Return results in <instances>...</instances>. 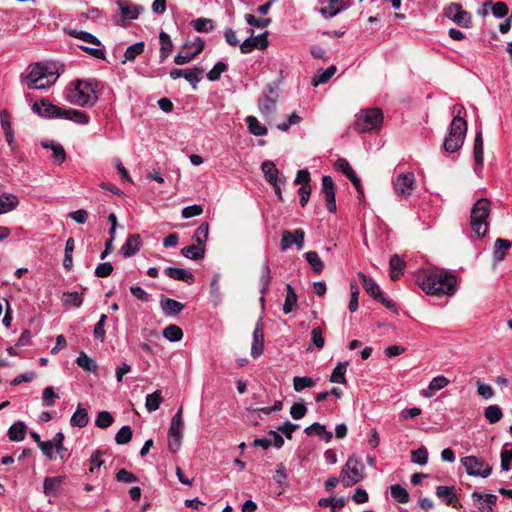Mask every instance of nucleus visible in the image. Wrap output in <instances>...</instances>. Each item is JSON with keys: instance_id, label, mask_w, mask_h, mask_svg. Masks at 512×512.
<instances>
[{"instance_id": "obj_50", "label": "nucleus", "mask_w": 512, "mask_h": 512, "mask_svg": "<svg viewBox=\"0 0 512 512\" xmlns=\"http://www.w3.org/2000/svg\"><path fill=\"white\" fill-rule=\"evenodd\" d=\"M343 0H329L328 6L322 7L319 12L326 18H331L336 16L342 9V7L337 6L342 3Z\"/></svg>"}, {"instance_id": "obj_27", "label": "nucleus", "mask_w": 512, "mask_h": 512, "mask_svg": "<svg viewBox=\"0 0 512 512\" xmlns=\"http://www.w3.org/2000/svg\"><path fill=\"white\" fill-rule=\"evenodd\" d=\"M43 148L51 149L53 154L52 157L54 162L58 165L62 164L66 160V152L64 147L59 143L43 141L41 143Z\"/></svg>"}, {"instance_id": "obj_10", "label": "nucleus", "mask_w": 512, "mask_h": 512, "mask_svg": "<svg viewBox=\"0 0 512 512\" xmlns=\"http://www.w3.org/2000/svg\"><path fill=\"white\" fill-rule=\"evenodd\" d=\"M394 191L397 196L407 199L415 189V175L413 172L399 174L393 182Z\"/></svg>"}, {"instance_id": "obj_64", "label": "nucleus", "mask_w": 512, "mask_h": 512, "mask_svg": "<svg viewBox=\"0 0 512 512\" xmlns=\"http://www.w3.org/2000/svg\"><path fill=\"white\" fill-rule=\"evenodd\" d=\"M116 479H117V481L123 482V483H134L139 480L135 474H133L132 472H130L124 468L120 469L117 472Z\"/></svg>"}, {"instance_id": "obj_3", "label": "nucleus", "mask_w": 512, "mask_h": 512, "mask_svg": "<svg viewBox=\"0 0 512 512\" xmlns=\"http://www.w3.org/2000/svg\"><path fill=\"white\" fill-rule=\"evenodd\" d=\"M74 88L68 94V100L82 107H92L98 100L99 83L96 80H80L74 83Z\"/></svg>"}, {"instance_id": "obj_38", "label": "nucleus", "mask_w": 512, "mask_h": 512, "mask_svg": "<svg viewBox=\"0 0 512 512\" xmlns=\"http://www.w3.org/2000/svg\"><path fill=\"white\" fill-rule=\"evenodd\" d=\"M65 436L62 432H58L52 439L53 447L56 449L61 460L65 461L70 457L68 449L64 446Z\"/></svg>"}, {"instance_id": "obj_9", "label": "nucleus", "mask_w": 512, "mask_h": 512, "mask_svg": "<svg viewBox=\"0 0 512 512\" xmlns=\"http://www.w3.org/2000/svg\"><path fill=\"white\" fill-rule=\"evenodd\" d=\"M466 472L471 476L488 477L492 472V467L484 460L476 456H467L461 459Z\"/></svg>"}, {"instance_id": "obj_45", "label": "nucleus", "mask_w": 512, "mask_h": 512, "mask_svg": "<svg viewBox=\"0 0 512 512\" xmlns=\"http://www.w3.org/2000/svg\"><path fill=\"white\" fill-rule=\"evenodd\" d=\"M68 34L70 36L74 37V38L83 40V41H85L87 43H90V44H93L95 46H100L101 45V41L96 36H94L91 33H88V32H85V31H77L75 29H70L68 31Z\"/></svg>"}, {"instance_id": "obj_4", "label": "nucleus", "mask_w": 512, "mask_h": 512, "mask_svg": "<svg viewBox=\"0 0 512 512\" xmlns=\"http://www.w3.org/2000/svg\"><path fill=\"white\" fill-rule=\"evenodd\" d=\"M467 128V121L464 118L453 117L443 142V148L447 153H454L463 146Z\"/></svg>"}, {"instance_id": "obj_17", "label": "nucleus", "mask_w": 512, "mask_h": 512, "mask_svg": "<svg viewBox=\"0 0 512 512\" xmlns=\"http://www.w3.org/2000/svg\"><path fill=\"white\" fill-rule=\"evenodd\" d=\"M117 3L121 10V16L124 20H134L144 11L143 6L132 4L129 1L118 0Z\"/></svg>"}, {"instance_id": "obj_6", "label": "nucleus", "mask_w": 512, "mask_h": 512, "mask_svg": "<svg viewBox=\"0 0 512 512\" xmlns=\"http://www.w3.org/2000/svg\"><path fill=\"white\" fill-rule=\"evenodd\" d=\"M489 214L490 202L486 198L477 200L471 209L470 225L478 237H484L488 230L487 218Z\"/></svg>"}, {"instance_id": "obj_58", "label": "nucleus", "mask_w": 512, "mask_h": 512, "mask_svg": "<svg viewBox=\"0 0 512 512\" xmlns=\"http://www.w3.org/2000/svg\"><path fill=\"white\" fill-rule=\"evenodd\" d=\"M132 429L130 426H123L115 436V441L119 445L127 444L132 439Z\"/></svg>"}, {"instance_id": "obj_62", "label": "nucleus", "mask_w": 512, "mask_h": 512, "mask_svg": "<svg viewBox=\"0 0 512 512\" xmlns=\"http://www.w3.org/2000/svg\"><path fill=\"white\" fill-rule=\"evenodd\" d=\"M298 424H294L290 421H286L285 423L279 425L277 427V431L283 433L288 440L293 438V433L299 428Z\"/></svg>"}, {"instance_id": "obj_43", "label": "nucleus", "mask_w": 512, "mask_h": 512, "mask_svg": "<svg viewBox=\"0 0 512 512\" xmlns=\"http://www.w3.org/2000/svg\"><path fill=\"white\" fill-rule=\"evenodd\" d=\"M162 401H163V397H162L160 390H157V391L153 392L152 394H148L146 396V402H145L146 409L149 412H154L159 408Z\"/></svg>"}, {"instance_id": "obj_29", "label": "nucleus", "mask_w": 512, "mask_h": 512, "mask_svg": "<svg viewBox=\"0 0 512 512\" xmlns=\"http://www.w3.org/2000/svg\"><path fill=\"white\" fill-rule=\"evenodd\" d=\"M62 119L71 120L77 124L86 125L89 123V116L82 111L76 109H63Z\"/></svg>"}, {"instance_id": "obj_1", "label": "nucleus", "mask_w": 512, "mask_h": 512, "mask_svg": "<svg viewBox=\"0 0 512 512\" xmlns=\"http://www.w3.org/2000/svg\"><path fill=\"white\" fill-rule=\"evenodd\" d=\"M416 283L428 295L452 296L456 292L455 276L442 269L419 274Z\"/></svg>"}, {"instance_id": "obj_59", "label": "nucleus", "mask_w": 512, "mask_h": 512, "mask_svg": "<svg viewBox=\"0 0 512 512\" xmlns=\"http://www.w3.org/2000/svg\"><path fill=\"white\" fill-rule=\"evenodd\" d=\"M227 70V64L219 61L214 67L207 73V78L210 81H217L221 74Z\"/></svg>"}, {"instance_id": "obj_33", "label": "nucleus", "mask_w": 512, "mask_h": 512, "mask_svg": "<svg viewBox=\"0 0 512 512\" xmlns=\"http://www.w3.org/2000/svg\"><path fill=\"white\" fill-rule=\"evenodd\" d=\"M76 364L84 371L90 373H95L98 369L97 363L83 351L79 353L76 359Z\"/></svg>"}, {"instance_id": "obj_7", "label": "nucleus", "mask_w": 512, "mask_h": 512, "mask_svg": "<svg viewBox=\"0 0 512 512\" xmlns=\"http://www.w3.org/2000/svg\"><path fill=\"white\" fill-rule=\"evenodd\" d=\"M364 471L365 466L362 460L355 455L350 456L340 472L342 485L351 487L359 483L364 478Z\"/></svg>"}, {"instance_id": "obj_60", "label": "nucleus", "mask_w": 512, "mask_h": 512, "mask_svg": "<svg viewBox=\"0 0 512 512\" xmlns=\"http://www.w3.org/2000/svg\"><path fill=\"white\" fill-rule=\"evenodd\" d=\"M248 32L250 33V37H248L247 39H245L241 45H240V51L241 53L243 54H249L251 53L254 49H257V44L255 43V40L253 39V35H254V30L253 29H249Z\"/></svg>"}, {"instance_id": "obj_8", "label": "nucleus", "mask_w": 512, "mask_h": 512, "mask_svg": "<svg viewBox=\"0 0 512 512\" xmlns=\"http://www.w3.org/2000/svg\"><path fill=\"white\" fill-rule=\"evenodd\" d=\"M182 413L183 407L181 406L171 420V425L168 432V448L172 453H176L181 447L182 428L184 426Z\"/></svg>"}, {"instance_id": "obj_22", "label": "nucleus", "mask_w": 512, "mask_h": 512, "mask_svg": "<svg viewBox=\"0 0 512 512\" xmlns=\"http://www.w3.org/2000/svg\"><path fill=\"white\" fill-rule=\"evenodd\" d=\"M358 278L361 281V284L366 291V293L372 297L374 300H377L380 295L382 294V291L379 287V285L370 277L366 276L364 273L359 272Z\"/></svg>"}, {"instance_id": "obj_23", "label": "nucleus", "mask_w": 512, "mask_h": 512, "mask_svg": "<svg viewBox=\"0 0 512 512\" xmlns=\"http://www.w3.org/2000/svg\"><path fill=\"white\" fill-rule=\"evenodd\" d=\"M277 98H273L267 95L262 96L258 101V107L261 114L266 118L270 119L273 117L276 111Z\"/></svg>"}, {"instance_id": "obj_63", "label": "nucleus", "mask_w": 512, "mask_h": 512, "mask_svg": "<svg viewBox=\"0 0 512 512\" xmlns=\"http://www.w3.org/2000/svg\"><path fill=\"white\" fill-rule=\"evenodd\" d=\"M311 342L318 349H322L325 344L323 331L320 327H314L311 331Z\"/></svg>"}, {"instance_id": "obj_52", "label": "nucleus", "mask_w": 512, "mask_h": 512, "mask_svg": "<svg viewBox=\"0 0 512 512\" xmlns=\"http://www.w3.org/2000/svg\"><path fill=\"white\" fill-rule=\"evenodd\" d=\"M145 48L144 42H137L131 46H129L125 53L124 57L127 61H134L137 56L143 53Z\"/></svg>"}, {"instance_id": "obj_13", "label": "nucleus", "mask_w": 512, "mask_h": 512, "mask_svg": "<svg viewBox=\"0 0 512 512\" xmlns=\"http://www.w3.org/2000/svg\"><path fill=\"white\" fill-rule=\"evenodd\" d=\"M335 168L341 173H343L352 182V184L354 185L359 194V198L363 196L364 192L361 186L360 179L356 175L350 163L344 158H339L335 163Z\"/></svg>"}, {"instance_id": "obj_54", "label": "nucleus", "mask_w": 512, "mask_h": 512, "mask_svg": "<svg viewBox=\"0 0 512 512\" xmlns=\"http://www.w3.org/2000/svg\"><path fill=\"white\" fill-rule=\"evenodd\" d=\"M315 385V381L308 376L299 377L295 376L293 378V387L296 392H300L305 388H310Z\"/></svg>"}, {"instance_id": "obj_26", "label": "nucleus", "mask_w": 512, "mask_h": 512, "mask_svg": "<svg viewBox=\"0 0 512 512\" xmlns=\"http://www.w3.org/2000/svg\"><path fill=\"white\" fill-rule=\"evenodd\" d=\"M65 479V476L46 477L43 483L44 494L48 496H55Z\"/></svg>"}, {"instance_id": "obj_41", "label": "nucleus", "mask_w": 512, "mask_h": 512, "mask_svg": "<svg viewBox=\"0 0 512 512\" xmlns=\"http://www.w3.org/2000/svg\"><path fill=\"white\" fill-rule=\"evenodd\" d=\"M348 366V362H339L338 365L334 368L331 376L330 382L332 383H340L346 384L345 373Z\"/></svg>"}, {"instance_id": "obj_48", "label": "nucleus", "mask_w": 512, "mask_h": 512, "mask_svg": "<svg viewBox=\"0 0 512 512\" xmlns=\"http://www.w3.org/2000/svg\"><path fill=\"white\" fill-rule=\"evenodd\" d=\"M204 69L202 67H194L192 69H184L183 77L187 80L193 88H196V84L200 82L201 75L203 74Z\"/></svg>"}, {"instance_id": "obj_12", "label": "nucleus", "mask_w": 512, "mask_h": 512, "mask_svg": "<svg viewBox=\"0 0 512 512\" xmlns=\"http://www.w3.org/2000/svg\"><path fill=\"white\" fill-rule=\"evenodd\" d=\"M305 232L303 229L298 228L294 232L284 230L281 237V250H287L292 244H295L298 250H301L304 246Z\"/></svg>"}, {"instance_id": "obj_2", "label": "nucleus", "mask_w": 512, "mask_h": 512, "mask_svg": "<svg viewBox=\"0 0 512 512\" xmlns=\"http://www.w3.org/2000/svg\"><path fill=\"white\" fill-rule=\"evenodd\" d=\"M27 74H22L21 79L28 89H45L56 82L59 74L48 63L37 62L30 64Z\"/></svg>"}, {"instance_id": "obj_35", "label": "nucleus", "mask_w": 512, "mask_h": 512, "mask_svg": "<svg viewBox=\"0 0 512 512\" xmlns=\"http://www.w3.org/2000/svg\"><path fill=\"white\" fill-rule=\"evenodd\" d=\"M337 67L335 65L329 66L325 70H319L317 74L313 77L311 84L317 87L320 84H324L328 82L331 77L336 73Z\"/></svg>"}, {"instance_id": "obj_14", "label": "nucleus", "mask_w": 512, "mask_h": 512, "mask_svg": "<svg viewBox=\"0 0 512 512\" xmlns=\"http://www.w3.org/2000/svg\"><path fill=\"white\" fill-rule=\"evenodd\" d=\"M474 506L479 512H493V506L496 505L497 496L494 494H482L474 491L471 495Z\"/></svg>"}, {"instance_id": "obj_20", "label": "nucleus", "mask_w": 512, "mask_h": 512, "mask_svg": "<svg viewBox=\"0 0 512 512\" xmlns=\"http://www.w3.org/2000/svg\"><path fill=\"white\" fill-rule=\"evenodd\" d=\"M436 495L448 506H452L453 508L461 507L457 495L453 492V487L443 485L438 486L436 488Z\"/></svg>"}, {"instance_id": "obj_37", "label": "nucleus", "mask_w": 512, "mask_h": 512, "mask_svg": "<svg viewBox=\"0 0 512 512\" xmlns=\"http://www.w3.org/2000/svg\"><path fill=\"white\" fill-rule=\"evenodd\" d=\"M245 121L251 134L255 136H264L268 133L267 128L261 125L255 116L249 115L246 117Z\"/></svg>"}, {"instance_id": "obj_31", "label": "nucleus", "mask_w": 512, "mask_h": 512, "mask_svg": "<svg viewBox=\"0 0 512 512\" xmlns=\"http://www.w3.org/2000/svg\"><path fill=\"white\" fill-rule=\"evenodd\" d=\"M159 40H160V62H163L167 59V57L170 55L173 49V43L170 38V36L162 31L159 34Z\"/></svg>"}, {"instance_id": "obj_30", "label": "nucleus", "mask_w": 512, "mask_h": 512, "mask_svg": "<svg viewBox=\"0 0 512 512\" xmlns=\"http://www.w3.org/2000/svg\"><path fill=\"white\" fill-rule=\"evenodd\" d=\"M89 417L88 411L78 404L76 411L73 413L70 419V424L73 427L83 428L88 424Z\"/></svg>"}, {"instance_id": "obj_15", "label": "nucleus", "mask_w": 512, "mask_h": 512, "mask_svg": "<svg viewBox=\"0 0 512 512\" xmlns=\"http://www.w3.org/2000/svg\"><path fill=\"white\" fill-rule=\"evenodd\" d=\"M264 349V324L262 319L260 318L254 328L253 331V341L251 345V356L253 358H258Z\"/></svg>"}, {"instance_id": "obj_19", "label": "nucleus", "mask_w": 512, "mask_h": 512, "mask_svg": "<svg viewBox=\"0 0 512 512\" xmlns=\"http://www.w3.org/2000/svg\"><path fill=\"white\" fill-rule=\"evenodd\" d=\"M512 247V242L507 239L497 238L493 247V262L494 264L501 262L505 259L507 252Z\"/></svg>"}, {"instance_id": "obj_32", "label": "nucleus", "mask_w": 512, "mask_h": 512, "mask_svg": "<svg viewBox=\"0 0 512 512\" xmlns=\"http://www.w3.org/2000/svg\"><path fill=\"white\" fill-rule=\"evenodd\" d=\"M205 251V247H200L196 244L183 247L181 249V254L186 258L197 261L204 258Z\"/></svg>"}, {"instance_id": "obj_42", "label": "nucleus", "mask_w": 512, "mask_h": 512, "mask_svg": "<svg viewBox=\"0 0 512 512\" xmlns=\"http://www.w3.org/2000/svg\"><path fill=\"white\" fill-rule=\"evenodd\" d=\"M305 258L309 265L311 266V269L314 273L320 274L324 269V263L320 259L318 253L316 251H309L305 254Z\"/></svg>"}, {"instance_id": "obj_61", "label": "nucleus", "mask_w": 512, "mask_h": 512, "mask_svg": "<svg viewBox=\"0 0 512 512\" xmlns=\"http://www.w3.org/2000/svg\"><path fill=\"white\" fill-rule=\"evenodd\" d=\"M245 18H246V22L250 26H254L257 28H265V27L269 26L270 23L272 22V20L270 18H256L252 14H246Z\"/></svg>"}, {"instance_id": "obj_18", "label": "nucleus", "mask_w": 512, "mask_h": 512, "mask_svg": "<svg viewBox=\"0 0 512 512\" xmlns=\"http://www.w3.org/2000/svg\"><path fill=\"white\" fill-rule=\"evenodd\" d=\"M164 274L169 278L178 281H183L187 284H193L195 282L194 274L182 268L167 267L164 270Z\"/></svg>"}, {"instance_id": "obj_11", "label": "nucleus", "mask_w": 512, "mask_h": 512, "mask_svg": "<svg viewBox=\"0 0 512 512\" xmlns=\"http://www.w3.org/2000/svg\"><path fill=\"white\" fill-rule=\"evenodd\" d=\"M32 110L43 118H61L63 112V108L52 104L47 99L35 101Z\"/></svg>"}, {"instance_id": "obj_55", "label": "nucleus", "mask_w": 512, "mask_h": 512, "mask_svg": "<svg viewBox=\"0 0 512 512\" xmlns=\"http://www.w3.org/2000/svg\"><path fill=\"white\" fill-rule=\"evenodd\" d=\"M272 273L268 264H265L262 267V274L260 277V281L262 283V288L260 289L261 294H266L269 290L270 283L272 281Z\"/></svg>"}, {"instance_id": "obj_57", "label": "nucleus", "mask_w": 512, "mask_h": 512, "mask_svg": "<svg viewBox=\"0 0 512 512\" xmlns=\"http://www.w3.org/2000/svg\"><path fill=\"white\" fill-rule=\"evenodd\" d=\"M411 461L413 463L419 464V465H425L428 461V452L427 449L422 446L418 448L417 450L411 451Z\"/></svg>"}, {"instance_id": "obj_56", "label": "nucleus", "mask_w": 512, "mask_h": 512, "mask_svg": "<svg viewBox=\"0 0 512 512\" xmlns=\"http://www.w3.org/2000/svg\"><path fill=\"white\" fill-rule=\"evenodd\" d=\"M114 422L113 416L108 411H101L98 413L95 425L98 428L106 429Z\"/></svg>"}, {"instance_id": "obj_44", "label": "nucleus", "mask_w": 512, "mask_h": 512, "mask_svg": "<svg viewBox=\"0 0 512 512\" xmlns=\"http://www.w3.org/2000/svg\"><path fill=\"white\" fill-rule=\"evenodd\" d=\"M287 294L286 299L283 305V312L285 314L290 313L297 304V294L295 293L293 287L290 284L286 286Z\"/></svg>"}, {"instance_id": "obj_25", "label": "nucleus", "mask_w": 512, "mask_h": 512, "mask_svg": "<svg viewBox=\"0 0 512 512\" xmlns=\"http://www.w3.org/2000/svg\"><path fill=\"white\" fill-rule=\"evenodd\" d=\"M389 266L391 280L397 281L404 272L406 262L398 254H394L390 257Z\"/></svg>"}, {"instance_id": "obj_49", "label": "nucleus", "mask_w": 512, "mask_h": 512, "mask_svg": "<svg viewBox=\"0 0 512 512\" xmlns=\"http://www.w3.org/2000/svg\"><path fill=\"white\" fill-rule=\"evenodd\" d=\"M452 21L461 27L469 28L472 23V16L470 12L461 8L454 14Z\"/></svg>"}, {"instance_id": "obj_34", "label": "nucleus", "mask_w": 512, "mask_h": 512, "mask_svg": "<svg viewBox=\"0 0 512 512\" xmlns=\"http://www.w3.org/2000/svg\"><path fill=\"white\" fill-rule=\"evenodd\" d=\"M27 427L23 422H16L12 424L8 430V437L10 441H22L25 439Z\"/></svg>"}, {"instance_id": "obj_5", "label": "nucleus", "mask_w": 512, "mask_h": 512, "mask_svg": "<svg viewBox=\"0 0 512 512\" xmlns=\"http://www.w3.org/2000/svg\"><path fill=\"white\" fill-rule=\"evenodd\" d=\"M383 112L380 108H367L357 116L353 129L358 133L379 131L383 123Z\"/></svg>"}, {"instance_id": "obj_47", "label": "nucleus", "mask_w": 512, "mask_h": 512, "mask_svg": "<svg viewBox=\"0 0 512 512\" xmlns=\"http://www.w3.org/2000/svg\"><path fill=\"white\" fill-rule=\"evenodd\" d=\"M390 492L392 497L401 504L409 502V493L405 488L399 484H393L390 486Z\"/></svg>"}, {"instance_id": "obj_36", "label": "nucleus", "mask_w": 512, "mask_h": 512, "mask_svg": "<svg viewBox=\"0 0 512 512\" xmlns=\"http://www.w3.org/2000/svg\"><path fill=\"white\" fill-rule=\"evenodd\" d=\"M220 274L216 273L210 284V300L213 306H218L222 301L221 289L219 285Z\"/></svg>"}, {"instance_id": "obj_28", "label": "nucleus", "mask_w": 512, "mask_h": 512, "mask_svg": "<svg viewBox=\"0 0 512 512\" xmlns=\"http://www.w3.org/2000/svg\"><path fill=\"white\" fill-rule=\"evenodd\" d=\"M19 205V199L14 194H2L0 195V214L11 212Z\"/></svg>"}, {"instance_id": "obj_40", "label": "nucleus", "mask_w": 512, "mask_h": 512, "mask_svg": "<svg viewBox=\"0 0 512 512\" xmlns=\"http://www.w3.org/2000/svg\"><path fill=\"white\" fill-rule=\"evenodd\" d=\"M473 154L475 163L481 167L483 165V138L481 131L476 133L473 146Z\"/></svg>"}, {"instance_id": "obj_46", "label": "nucleus", "mask_w": 512, "mask_h": 512, "mask_svg": "<svg viewBox=\"0 0 512 512\" xmlns=\"http://www.w3.org/2000/svg\"><path fill=\"white\" fill-rule=\"evenodd\" d=\"M163 336L169 341L177 342L183 338V331L179 326L170 324L163 329Z\"/></svg>"}, {"instance_id": "obj_39", "label": "nucleus", "mask_w": 512, "mask_h": 512, "mask_svg": "<svg viewBox=\"0 0 512 512\" xmlns=\"http://www.w3.org/2000/svg\"><path fill=\"white\" fill-rule=\"evenodd\" d=\"M209 236V224L208 222H203L200 224L194 232L193 240L200 247H205V242L208 240Z\"/></svg>"}, {"instance_id": "obj_53", "label": "nucleus", "mask_w": 512, "mask_h": 512, "mask_svg": "<svg viewBox=\"0 0 512 512\" xmlns=\"http://www.w3.org/2000/svg\"><path fill=\"white\" fill-rule=\"evenodd\" d=\"M191 24L197 32L201 33L209 32L214 28L213 21L208 18H198L193 20Z\"/></svg>"}, {"instance_id": "obj_24", "label": "nucleus", "mask_w": 512, "mask_h": 512, "mask_svg": "<svg viewBox=\"0 0 512 512\" xmlns=\"http://www.w3.org/2000/svg\"><path fill=\"white\" fill-rule=\"evenodd\" d=\"M160 306L166 315H172L175 316L179 314L185 307L184 304H182L179 301H176L174 299L162 296L160 299Z\"/></svg>"}, {"instance_id": "obj_16", "label": "nucleus", "mask_w": 512, "mask_h": 512, "mask_svg": "<svg viewBox=\"0 0 512 512\" xmlns=\"http://www.w3.org/2000/svg\"><path fill=\"white\" fill-rule=\"evenodd\" d=\"M261 170L264 174L266 181L272 186H276V182H280L283 184L286 181V177L284 175H281V177H279V170L277 169L273 161L265 160L261 164Z\"/></svg>"}, {"instance_id": "obj_51", "label": "nucleus", "mask_w": 512, "mask_h": 512, "mask_svg": "<svg viewBox=\"0 0 512 512\" xmlns=\"http://www.w3.org/2000/svg\"><path fill=\"white\" fill-rule=\"evenodd\" d=\"M503 416L502 410L498 405H490L484 411V417L489 423L494 424L501 420Z\"/></svg>"}, {"instance_id": "obj_21", "label": "nucleus", "mask_w": 512, "mask_h": 512, "mask_svg": "<svg viewBox=\"0 0 512 512\" xmlns=\"http://www.w3.org/2000/svg\"><path fill=\"white\" fill-rule=\"evenodd\" d=\"M141 243V237L139 234H131L121 247V253L124 257L129 258L140 250Z\"/></svg>"}]
</instances>
